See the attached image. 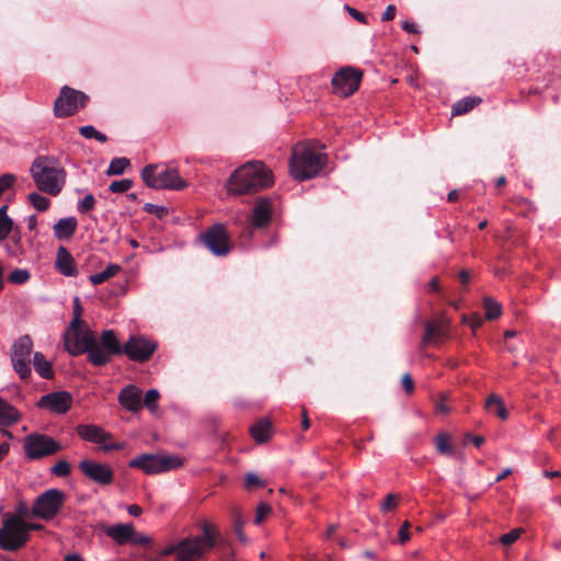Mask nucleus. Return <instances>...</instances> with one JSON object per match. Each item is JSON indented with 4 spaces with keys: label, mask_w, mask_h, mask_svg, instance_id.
<instances>
[{
    "label": "nucleus",
    "mask_w": 561,
    "mask_h": 561,
    "mask_svg": "<svg viewBox=\"0 0 561 561\" xmlns=\"http://www.w3.org/2000/svg\"><path fill=\"white\" fill-rule=\"evenodd\" d=\"M33 343L28 335L21 336L12 347L11 360L14 370L19 374L21 379H26L31 376V353Z\"/></svg>",
    "instance_id": "9b49d317"
},
{
    "label": "nucleus",
    "mask_w": 561,
    "mask_h": 561,
    "mask_svg": "<svg viewBox=\"0 0 561 561\" xmlns=\"http://www.w3.org/2000/svg\"><path fill=\"white\" fill-rule=\"evenodd\" d=\"M66 494L58 489H49L39 494L33 505V515L45 520L53 519L62 507Z\"/></svg>",
    "instance_id": "6e6552de"
},
{
    "label": "nucleus",
    "mask_w": 561,
    "mask_h": 561,
    "mask_svg": "<svg viewBox=\"0 0 561 561\" xmlns=\"http://www.w3.org/2000/svg\"><path fill=\"white\" fill-rule=\"evenodd\" d=\"M182 460L179 457L170 455H144L142 471L147 473H158L179 468Z\"/></svg>",
    "instance_id": "f3484780"
},
{
    "label": "nucleus",
    "mask_w": 561,
    "mask_h": 561,
    "mask_svg": "<svg viewBox=\"0 0 561 561\" xmlns=\"http://www.w3.org/2000/svg\"><path fill=\"white\" fill-rule=\"evenodd\" d=\"M31 174L37 188L51 196H57L65 185L66 172L58 168L53 157L38 156L31 165Z\"/></svg>",
    "instance_id": "20e7f679"
},
{
    "label": "nucleus",
    "mask_w": 561,
    "mask_h": 561,
    "mask_svg": "<svg viewBox=\"0 0 561 561\" xmlns=\"http://www.w3.org/2000/svg\"><path fill=\"white\" fill-rule=\"evenodd\" d=\"M7 250L9 255L11 256H20L24 253L21 231L19 229L13 231V234L11 237V244L7 245Z\"/></svg>",
    "instance_id": "473e14b6"
},
{
    "label": "nucleus",
    "mask_w": 561,
    "mask_h": 561,
    "mask_svg": "<svg viewBox=\"0 0 561 561\" xmlns=\"http://www.w3.org/2000/svg\"><path fill=\"white\" fill-rule=\"evenodd\" d=\"M56 268L65 276H77L75 260L65 247H59L56 254Z\"/></svg>",
    "instance_id": "4be33fe9"
},
{
    "label": "nucleus",
    "mask_w": 561,
    "mask_h": 561,
    "mask_svg": "<svg viewBox=\"0 0 561 561\" xmlns=\"http://www.w3.org/2000/svg\"><path fill=\"white\" fill-rule=\"evenodd\" d=\"M72 404V396L68 391H55L41 397L37 407L53 413L64 414Z\"/></svg>",
    "instance_id": "a211bd4d"
},
{
    "label": "nucleus",
    "mask_w": 561,
    "mask_h": 561,
    "mask_svg": "<svg viewBox=\"0 0 561 561\" xmlns=\"http://www.w3.org/2000/svg\"><path fill=\"white\" fill-rule=\"evenodd\" d=\"M77 434L84 440L102 444L103 451L119 449L121 446L113 442L112 434L105 432L102 427L93 424H80L76 428Z\"/></svg>",
    "instance_id": "2eb2a0df"
},
{
    "label": "nucleus",
    "mask_w": 561,
    "mask_h": 561,
    "mask_svg": "<svg viewBox=\"0 0 561 561\" xmlns=\"http://www.w3.org/2000/svg\"><path fill=\"white\" fill-rule=\"evenodd\" d=\"M401 383L407 393H412L414 389L413 380L409 374H404L401 378Z\"/></svg>",
    "instance_id": "864d4df0"
},
{
    "label": "nucleus",
    "mask_w": 561,
    "mask_h": 561,
    "mask_svg": "<svg viewBox=\"0 0 561 561\" xmlns=\"http://www.w3.org/2000/svg\"><path fill=\"white\" fill-rule=\"evenodd\" d=\"M96 201L92 194H88L78 204L77 210L80 214H88L89 211L95 208Z\"/></svg>",
    "instance_id": "ea45409f"
},
{
    "label": "nucleus",
    "mask_w": 561,
    "mask_h": 561,
    "mask_svg": "<svg viewBox=\"0 0 561 561\" xmlns=\"http://www.w3.org/2000/svg\"><path fill=\"white\" fill-rule=\"evenodd\" d=\"M18 410L0 398V425L11 426L20 420Z\"/></svg>",
    "instance_id": "a878e982"
},
{
    "label": "nucleus",
    "mask_w": 561,
    "mask_h": 561,
    "mask_svg": "<svg viewBox=\"0 0 561 561\" xmlns=\"http://www.w3.org/2000/svg\"><path fill=\"white\" fill-rule=\"evenodd\" d=\"M156 348L157 344L154 342L142 339V362L147 360Z\"/></svg>",
    "instance_id": "49530a36"
},
{
    "label": "nucleus",
    "mask_w": 561,
    "mask_h": 561,
    "mask_svg": "<svg viewBox=\"0 0 561 561\" xmlns=\"http://www.w3.org/2000/svg\"><path fill=\"white\" fill-rule=\"evenodd\" d=\"M130 161L127 158H114L112 159L108 169L106 171L107 175H121L124 171L129 167Z\"/></svg>",
    "instance_id": "72a5a7b5"
},
{
    "label": "nucleus",
    "mask_w": 561,
    "mask_h": 561,
    "mask_svg": "<svg viewBox=\"0 0 561 561\" xmlns=\"http://www.w3.org/2000/svg\"><path fill=\"white\" fill-rule=\"evenodd\" d=\"M142 181L153 188L182 190L187 186L176 169L163 165H148L142 169Z\"/></svg>",
    "instance_id": "39448f33"
},
{
    "label": "nucleus",
    "mask_w": 561,
    "mask_h": 561,
    "mask_svg": "<svg viewBox=\"0 0 561 561\" xmlns=\"http://www.w3.org/2000/svg\"><path fill=\"white\" fill-rule=\"evenodd\" d=\"M96 340L93 331L84 324L77 330H68L66 333V347L73 356L87 353L88 360L90 362V354L96 347Z\"/></svg>",
    "instance_id": "1a4fd4ad"
},
{
    "label": "nucleus",
    "mask_w": 561,
    "mask_h": 561,
    "mask_svg": "<svg viewBox=\"0 0 561 561\" xmlns=\"http://www.w3.org/2000/svg\"><path fill=\"white\" fill-rule=\"evenodd\" d=\"M104 533L118 545H124L130 541L135 535L134 527L130 524H116L107 526L104 529Z\"/></svg>",
    "instance_id": "5701e85b"
},
{
    "label": "nucleus",
    "mask_w": 561,
    "mask_h": 561,
    "mask_svg": "<svg viewBox=\"0 0 561 561\" xmlns=\"http://www.w3.org/2000/svg\"><path fill=\"white\" fill-rule=\"evenodd\" d=\"M345 10L350 13L351 16H353L358 22L366 23V19L364 16V14L360 13L359 11H357L356 9H354L350 5H345Z\"/></svg>",
    "instance_id": "6e6d98bb"
},
{
    "label": "nucleus",
    "mask_w": 561,
    "mask_h": 561,
    "mask_svg": "<svg viewBox=\"0 0 561 561\" xmlns=\"http://www.w3.org/2000/svg\"><path fill=\"white\" fill-rule=\"evenodd\" d=\"M70 465L66 460H59L56 462V465L51 468V472L57 477H68L70 474Z\"/></svg>",
    "instance_id": "79ce46f5"
},
{
    "label": "nucleus",
    "mask_w": 561,
    "mask_h": 561,
    "mask_svg": "<svg viewBox=\"0 0 561 561\" xmlns=\"http://www.w3.org/2000/svg\"><path fill=\"white\" fill-rule=\"evenodd\" d=\"M327 163V156L317 144L302 142L293 148L289 171L294 179L304 181L317 176Z\"/></svg>",
    "instance_id": "7ed1b4c3"
},
{
    "label": "nucleus",
    "mask_w": 561,
    "mask_h": 561,
    "mask_svg": "<svg viewBox=\"0 0 561 561\" xmlns=\"http://www.w3.org/2000/svg\"><path fill=\"white\" fill-rule=\"evenodd\" d=\"M16 181V176L12 173H5L0 175V196L9 188L13 186Z\"/></svg>",
    "instance_id": "c03bdc74"
},
{
    "label": "nucleus",
    "mask_w": 561,
    "mask_h": 561,
    "mask_svg": "<svg viewBox=\"0 0 561 561\" xmlns=\"http://www.w3.org/2000/svg\"><path fill=\"white\" fill-rule=\"evenodd\" d=\"M245 485L249 486H260L263 485L262 480L257 474L251 472L245 476Z\"/></svg>",
    "instance_id": "3c124183"
},
{
    "label": "nucleus",
    "mask_w": 561,
    "mask_h": 561,
    "mask_svg": "<svg viewBox=\"0 0 561 561\" xmlns=\"http://www.w3.org/2000/svg\"><path fill=\"white\" fill-rule=\"evenodd\" d=\"M119 271V265L108 264L102 272L90 275L89 280L92 285H100L114 277Z\"/></svg>",
    "instance_id": "c756f323"
},
{
    "label": "nucleus",
    "mask_w": 561,
    "mask_h": 561,
    "mask_svg": "<svg viewBox=\"0 0 561 561\" xmlns=\"http://www.w3.org/2000/svg\"><path fill=\"white\" fill-rule=\"evenodd\" d=\"M82 312H83V308L80 304V299L78 297H76L75 301H73V319L69 327L70 330H77L79 327L84 325V321L81 320Z\"/></svg>",
    "instance_id": "e433bc0d"
},
{
    "label": "nucleus",
    "mask_w": 561,
    "mask_h": 561,
    "mask_svg": "<svg viewBox=\"0 0 561 561\" xmlns=\"http://www.w3.org/2000/svg\"><path fill=\"white\" fill-rule=\"evenodd\" d=\"M362 72L353 67L340 69L332 78L333 90L336 94L347 98L359 87Z\"/></svg>",
    "instance_id": "4468645a"
},
{
    "label": "nucleus",
    "mask_w": 561,
    "mask_h": 561,
    "mask_svg": "<svg viewBox=\"0 0 561 561\" xmlns=\"http://www.w3.org/2000/svg\"><path fill=\"white\" fill-rule=\"evenodd\" d=\"M467 439H470L477 447H480L484 443L483 436H471L470 434H468Z\"/></svg>",
    "instance_id": "bf43d9fd"
},
{
    "label": "nucleus",
    "mask_w": 561,
    "mask_h": 561,
    "mask_svg": "<svg viewBox=\"0 0 561 561\" xmlns=\"http://www.w3.org/2000/svg\"><path fill=\"white\" fill-rule=\"evenodd\" d=\"M126 354L131 360L140 362V336L133 335L122 346L113 330L102 331L96 347L90 354V363L100 367L110 363L115 355Z\"/></svg>",
    "instance_id": "f03ea898"
},
{
    "label": "nucleus",
    "mask_w": 561,
    "mask_h": 561,
    "mask_svg": "<svg viewBox=\"0 0 561 561\" xmlns=\"http://www.w3.org/2000/svg\"><path fill=\"white\" fill-rule=\"evenodd\" d=\"M485 318L488 320H495L502 313L501 305L492 298H484Z\"/></svg>",
    "instance_id": "f704fd0d"
},
{
    "label": "nucleus",
    "mask_w": 561,
    "mask_h": 561,
    "mask_svg": "<svg viewBox=\"0 0 561 561\" xmlns=\"http://www.w3.org/2000/svg\"><path fill=\"white\" fill-rule=\"evenodd\" d=\"M30 277L31 274L27 270L16 268L9 274L8 280L12 284H24Z\"/></svg>",
    "instance_id": "4c0bfd02"
},
{
    "label": "nucleus",
    "mask_w": 561,
    "mask_h": 561,
    "mask_svg": "<svg viewBox=\"0 0 561 561\" xmlns=\"http://www.w3.org/2000/svg\"><path fill=\"white\" fill-rule=\"evenodd\" d=\"M397 507V500H396V495L393 494H388L387 497L385 499V501L382 502L381 506H380V510L383 512V513H387L389 511H392Z\"/></svg>",
    "instance_id": "09e8293b"
},
{
    "label": "nucleus",
    "mask_w": 561,
    "mask_h": 561,
    "mask_svg": "<svg viewBox=\"0 0 561 561\" xmlns=\"http://www.w3.org/2000/svg\"><path fill=\"white\" fill-rule=\"evenodd\" d=\"M481 103V99L478 96H467L462 100L456 102L453 105L451 114L454 116L456 115H462L474 108L477 105Z\"/></svg>",
    "instance_id": "cd10ccee"
},
{
    "label": "nucleus",
    "mask_w": 561,
    "mask_h": 561,
    "mask_svg": "<svg viewBox=\"0 0 561 561\" xmlns=\"http://www.w3.org/2000/svg\"><path fill=\"white\" fill-rule=\"evenodd\" d=\"M251 435L256 443H264L271 435V423L266 420H261L251 427Z\"/></svg>",
    "instance_id": "c85d7f7f"
},
{
    "label": "nucleus",
    "mask_w": 561,
    "mask_h": 561,
    "mask_svg": "<svg viewBox=\"0 0 561 561\" xmlns=\"http://www.w3.org/2000/svg\"><path fill=\"white\" fill-rule=\"evenodd\" d=\"M27 199L32 204V206L38 211H46L50 206V201L47 197L41 195L39 193H31L27 196Z\"/></svg>",
    "instance_id": "c9c22d12"
},
{
    "label": "nucleus",
    "mask_w": 561,
    "mask_h": 561,
    "mask_svg": "<svg viewBox=\"0 0 561 561\" xmlns=\"http://www.w3.org/2000/svg\"><path fill=\"white\" fill-rule=\"evenodd\" d=\"M520 534H522V529L515 528V529L511 530L510 533L504 534L500 538V542L504 546H510L519 538Z\"/></svg>",
    "instance_id": "a18cd8bd"
},
{
    "label": "nucleus",
    "mask_w": 561,
    "mask_h": 561,
    "mask_svg": "<svg viewBox=\"0 0 561 561\" xmlns=\"http://www.w3.org/2000/svg\"><path fill=\"white\" fill-rule=\"evenodd\" d=\"M160 398V393L157 389L148 390L142 398V407H146L149 412L156 416L160 415V410L158 405V399Z\"/></svg>",
    "instance_id": "7c9ffc66"
},
{
    "label": "nucleus",
    "mask_w": 561,
    "mask_h": 561,
    "mask_svg": "<svg viewBox=\"0 0 561 561\" xmlns=\"http://www.w3.org/2000/svg\"><path fill=\"white\" fill-rule=\"evenodd\" d=\"M23 448L27 458L41 459L56 454L61 447L51 437L34 433L25 437Z\"/></svg>",
    "instance_id": "9d476101"
},
{
    "label": "nucleus",
    "mask_w": 561,
    "mask_h": 561,
    "mask_svg": "<svg viewBox=\"0 0 561 561\" xmlns=\"http://www.w3.org/2000/svg\"><path fill=\"white\" fill-rule=\"evenodd\" d=\"M34 368L37 374L45 378L50 379L54 376V370L51 364L45 358V356L41 352H36L34 354Z\"/></svg>",
    "instance_id": "bb28decb"
},
{
    "label": "nucleus",
    "mask_w": 561,
    "mask_h": 561,
    "mask_svg": "<svg viewBox=\"0 0 561 561\" xmlns=\"http://www.w3.org/2000/svg\"><path fill=\"white\" fill-rule=\"evenodd\" d=\"M27 523L16 516H8L0 528V548L7 551H15L28 540L26 534Z\"/></svg>",
    "instance_id": "423d86ee"
},
{
    "label": "nucleus",
    "mask_w": 561,
    "mask_h": 561,
    "mask_svg": "<svg viewBox=\"0 0 561 561\" xmlns=\"http://www.w3.org/2000/svg\"><path fill=\"white\" fill-rule=\"evenodd\" d=\"M394 15H396V7L392 4H389L386 8L381 19H382V21H390L394 18Z\"/></svg>",
    "instance_id": "4d7b16f0"
},
{
    "label": "nucleus",
    "mask_w": 561,
    "mask_h": 561,
    "mask_svg": "<svg viewBox=\"0 0 561 561\" xmlns=\"http://www.w3.org/2000/svg\"><path fill=\"white\" fill-rule=\"evenodd\" d=\"M129 513L134 516H139L140 515V506H138L137 504H134L129 507Z\"/></svg>",
    "instance_id": "338daca9"
},
{
    "label": "nucleus",
    "mask_w": 561,
    "mask_h": 561,
    "mask_svg": "<svg viewBox=\"0 0 561 561\" xmlns=\"http://www.w3.org/2000/svg\"><path fill=\"white\" fill-rule=\"evenodd\" d=\"M437 410L442 413H448L449 412V407L447 405L446 401L444 399H442L438 403H437Z\"/></svg>",
    "instance_id": "680f3d73"
},
{
    "label": "nucleus",
    "mask_w": 561,
    "mask_h": 561,
    "mask_svg": "<svg viewBox=\"0 0 561 561\" xmlns=\"http://www.w3.org/2000/svg\"><path fill=\"white\" fill-rule=\"evenodd\" d=\"M89 96L79 90L64 85L54 102V115L58 118L72 116L87 106Z\"/></svg>",
    "instance_id": "0eeeda50"
},
{
    "label": "nucleus",
    "mask_w": 561,
    "mask_h": 561,
    "mask_svg": "<svg viewBox=\"0 0 561 561\" xmlns=\"http://www.w3.org/2000/svg\"><path fill=\"white\" fill-rule=\"evenodd\" d=\"M178 553V545H170L168 547H165L163 550L160 551V554L159 557H161V559H163V557L165 556H170L172 553Z\"/></svg>",
    "instance_id": "13d9d810"
},
{
    "label": "nucleus",
    "mask_w": 561,
    "mask_h": 561,
    "mask_svg": "<svg viewBox=\"0 0 561 561\" xmlns=\"http://www.w3.org/2000/svg\"><path fill=\"white\" fill-rule=\"evenodd\" d=\"M436 448L440 454H449L451 451L449 444V436L445 434H440L436 437L435 440Z\"/></svg>",
    "instance_id": "37998d69"
},
{
    "label": "nucleus",
    "mask_w": 561,
    "mask_h": 561,
    "mask_svg": "<svg viewBox=\"0 0 561 561\" xmlns=\"http://www.w3.org/2000/svg\"><path fill=\"white\" fill-rule=\"evenodd\" d=\"M8 206L0 207V241L4 240L13 230V221L7 215Z\"/></svg>",
    "instance_id": "2f4dec72"
},
{
    "label": "nucleus",
    "mask_w": 561,
    "mask_h": 561,
    "mask_svg": "<svg viewBox=\"0 0 561 561\" xmlns=\"http://www.w3.org/2000/svg\"><path fill=\"white\" fill-rule=\"evenodd\" d=\"M428 287L432 291L438 290V279L432 278L431 282L428 283Z\"/></svg>",
    "instance_id": "774afa93"
},
{
    "label": "nucleus",
    "mask_w": 561,
    "mask_h": 561,
    "mask_svg": "<svg viewBox=\"0 0 561 561\" xmlns=\"http://www.w3.org/2000/svg\"><path fill=\"white\" fill-rule=\"evenodd\" d=\"M65 561H82V558L77 553H72V554L66 556Z\"/></svg>",
    "instance_id": "69168bd1"
},
{
    "label": "nucleus",
    "mask_w": 561,
    "mask_h": 561,
    "mask_svg": "<svg viewBox=\"0 0 561 561\" xmlns=\"http://www.w3.org/2000/svg\"><path fill=\"white\" fill-rule=\"evenodd\" d=\"M410 524L405 522L402 527L399 529L398 536H399V542L405 543L410 538L409 533Z\"/></svg>",
    "instance_id": "603ef678"
},
{
    "label": "nucleus",
    "mask_w": 561,
    "mask_h": 561,
    "mask_svg": "<svg viewBox=\"0 0 561 561\" xmlns=\"http://www.w3.org/2000/svg\"><path fill=\"white\" fill-rule=\"evenodd\" d=\"M37 226V218L35 215H32L27 218V228L30 230H34Z\"/></svg>",
    "instance_id": "e2e57ef3"
},
{
    "label": "nucleus",
    "mask_w": 561,
    "mask_h": 561,
    "mask_svg": "<svg viewBox=\"0 0 561 561\" xmlns=\"http://www.w3.org/2000/svg\"><path fill=\"white\" fill-rule=\"evenodd\" d=\"M273 216V202L270 198H257L251 216V225L254 228L266 227Z\"/></svg>",
    "instance_id": "aec40b11"
},
{
    "label": "nucleus",
    "mask_w": 561,
    "mask_h": 561,
    "mask_svg": "<svg viewBox=\"0 0 561 561\" xmlns=\"http://www.w3.org/2000/svg\"><path fill=\"white\" fill-rule=\"evenodd\" d=\"M402 28L407 33H410V34H419L420 33L417 25L414 22L409 21V20H405L402 22Z\"/></svg>",
    "instance_id": "5fc2aeb1"
},
{
    "label": "nucleus",
    "mask_w": 561,
    "mask_h": 561,
    "mask_svg": "<svg viewBox=\"0 0 561 561\" xmlns=\"http://www.w3.org/2000/svg\"><path fill=\"white\" fill-rule=\"evenodd\" d=\"M271 513V506L266 503H261L256 508L255 524H261L263 519Z\"/></svg>",
    "instance_id": "de8ad7c7"
},
{
    "label": "nucleus",
    "mask_w": 561,
    "mask_h": 561,
    "mask_svg": "<svg viewBox=\"0 0 561 561\" xmlns=\"http://www.w3.org/2000/svg\"><path fill=\"white\" fill-rule=\"evenodd\" d=\"M449 335V319L439 316L437 319L425 323V334L422 339L423 346L430 344H440Z\"/></svg>",
    "instance_id": "dca6fc26"
},
{
    "label": "nucleus",
    "mask_w": 561,
    "mask_h": 561,
    "mask_svg": "<svg viewBox=\"0 0 561 561\" xmlns=\"http://www.w3.org/2000/svg\"><path fill=\"white\" fill-rule=\"evenodd\" d=\"M79 469L100 484H110L113 481V471L106 465L84 459L79 462Z\"/></svg>",
    "instance_id": "6ab92c4d"
},
{
    "label": "nucleus",
    "mask_w": 561,
    "mask_h": 561,
    "mask_svg": "<svg viewBox=\"0 0 561 561\" xmlns=\"http://www.w3.org/2000/svg\"><path fill=\"white\" fill-rule=\"evenodd\" d=\"M201 240L204 245L217 256H224L231 250V241L226 228L216 224L210 227L207 231L201 234Z\"/></svg>",
    "instance_id": "f8f14e48"
},
{
    "label": "nucleus",
    "mask_w": 561,
    "mask_h": 561,
    "mask_svg": "<svg viewBox=\"0 0 561 561\" xmlns=\"http://www.w3.org/2000/svg\"><path fill=\"white\" fill-rule=\"evenodd\" d=\"M79 134L87 139H91L95 137L98 130L92 125H85L79 128Z\"/></svg>",
    "instance_id": "8fccbe9b"
},
{
    "label": "nucleus",
    "mask_w": 561,
    "mask_h": 561,
    "mask_svg": "<svg viewBox=\"0 0 561 561\" xmlns=\"http://www.w3.org/2000/svg\"><path fill=\"white\" fill-rule=\"evenodd\" d=\"M77 227L75 217L61 218L54 225V234L58 240H67L75 234Z\"/></svg>",
    "instance_id": "b1692460"
},
{
    "label": "nucleus",
    "mask_w": 561,
    "mask_h": 561,
    "mask_svg": "<svg viewBox=\"0 0 561 561\" xmlns=\"http://www.w3.org/2000/svg\"><path fill=\"white\" fill-rule=\"evenodd\" d=\"M484 409L505 421L508 417V412L504 405V402L501 397L492 393L488 397Z\"/></svg>",
    "instance_id": "393cba45"
},
{
    "label": "nucleus",
    "mask_w": 561,
    "mask_h": 561,
    "mask_svg": "<svg viewBox=\"0 0 561 561\" xmlns=\"http://www.w3.org/2000/svg\"><path fill=\"white\" fill-rule=\"evenodd\" d=\"M134 182L129 179H123L119 181H113L108 187L112 193H125L130 190Z\"/></svg>",
    "instance_id": "58836bf2"
},
{
    "label": "nucleus",
    "mask_w": 561,
    "mask_h": 561,
    "mask_svg": "<svg viewBox=\"0 0 561 561\" xmlns=\"http://www.w3.org/2000/svg\"><path fill=\"white\" fill-rule=\"evenodd\" d=\"M147 213L156 215L157 218L162 219L169 213L168 208L162 205H154L147 203L142 207Z\"/></svg>",
    "instance_id": "a19ab883"
},
{
    "label": "nucleus",
    "mask_w": 561,
    "mask_h": 561,
    "mask_svg": "<svg viewBox=\"0 0 561 561\" xmlns=\"http://www.w3.org/2000/svg\"><path fill=\"white\" fill-rule=\"evenodd\" d=\"M211 546L213 538L208 531L203 536L185 539L178 545V559L180 561H197Z\"/></svg>",
    "instance_id": "ddd939ff"
},
{
    "label": "nucleus",
    "mask_w": 561,
    "mask_h": 561,
    "mask_svg": "<svg viewBox=\"0 0 561 561\" xmlns=\"http://www.w3.org/2000/svg\"><path fill=\"white\" fill-rule=\"evenodd\" d=\"M118 402L129 412L140 411V389L135 385H127L121 390Z\"/></svg>",
    "instance_id": "412c9836"
},
{
    "label": "nucleus",
    "mask_w": 561,
    "mask_h": 561,
    "mask_svg": "<svg viewBox=\"0 0 561 561\" xmlns=\"http://www.w3.org/2000/svg\"><path fill=\"white\" fill-rule=\"evenodd\" d=\"M481 324H482V319L479 316H473L472 319L469 321V325L473 330H477L478 328H480Z\"/></svg>",
    "instance_id": "052dcab7"
},
{
    "label": "nucleus",
    "mask_w": 561,
    "mask_h": 561,
    "mask_svg": "<svg viewBox=\"0 0 561 561\" xmlns=\"http://www.w3.org/2000/svg\"><path fill=\"white\" fill-rule=\"evenodd\" d=\"M272 184L271 171L262 162L251 161L238 168L230 175L227 191L232 195L253 194Z\"/></svg>",
    "instance_id": "f257e3e1"
},
{
    "label": "nucleus",
    "mask_w": 561,
    "mask_h": 561,
    "mask_svg": "<svg viewBox=\"0 0 561 561\" xmlns=\"http://www.w3.org/2000/svg\"><path fill=\"white\" fill-rule=\"evenodd\" d=\"M10 445L8 443L0 444V460L3 459V457L9 453Z\"/></svg>",
    "instance_id": "0e129e2a"
}]
</instances>
